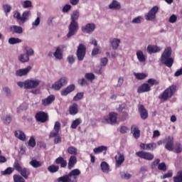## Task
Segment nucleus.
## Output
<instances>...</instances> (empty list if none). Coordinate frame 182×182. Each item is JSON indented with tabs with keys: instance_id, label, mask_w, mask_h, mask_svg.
<instances>
[{
	"instance_id": "c756f323",
	"label": "nucleus",
	"mask_w": 182,
	"mask_h": 182,
	"mask_svg": "<svg viewBox=\"0 0 182 182\" xmlns=\"http://www.w3.org/2000/svg\"><path fill=\"white\" fill-rule=\"evenodd\" d=\"M58 182H75V180H72V178L70 176L69 173L61 176L57 179Z\"/></svg>"
},
{
	"instance_id": "a18cd8bd",
	"label": "nucleus",
	"mask_w": 182,
	"mask_h": 182,
	"mask_svg": "<svg viewBox=\"0 0 182 182\" xmlns=\"http://www.w3.org/2000/svg\"><path fill=\"white\" fill-rule=\"evenodd\" d=\"M68 153L69 154L76 156L77 154V149H76L75 146H70L68 148Z\"/></svg>"
},
{
	"instance_id": "0e129e2a",
	"label": "nucleus",
	"mask_w": 182,
	"mask_h": 182,
	"mask_svg": "<svg viewBox=\"0 0 182 182\" xmlns=\"http://www.w3.org/2000/svg\"><path fill=\"white\" fill-rule=\"evenodd\" d=\"M175 151L176 153L178 154V153H181L182 151V146L181 144L180 143H176L175 145Z\"/></svg>"
},
{
	"instance_id": "5701e85b",
	"label": "nucleus",
	"mask_w": 182,
	"mask_h": 182,
	"mask_svg": "<svg viewBox=\"0 0 182 182\" xmlns=\"http://www.w3.org/2000/svg\"><path fill=\"white\" fill-rule=\"evenodd\" d=\"M10 31L12 33H17L18 35H22L23 33V28L19 26H11Z\"/></svg>"
},
{
	"instance_id": "cd10ccee",
	"label": "nucleus",
	"mask_w": 182,
	"mask_h": 182,
	"mask_svg": "<svg viewBox=\"0 0 182 182\" xmlns=\"http://www.w3.org/2000/svg\"><path fill=\"white\" fill-rule=\"evenodd\" d=\"M77 163V159H76V156H71L68 160V169L72 170L73 167H75V164Z\"/></svg>"
},
{
	"instance_id": "ddd939ff",
	"label": "nucleus",
	"mask_w": 182,
	"mask_h": 182,
	"mask_svg": "<svg viewBox=\"0 0 182 182\" xmlns=\"http://www.w3.org/2000/svg\"><path fill=\"white\" fill-rule=\"evenodd\" d=\"M36 119L40 123L48 122V114L43 112H39L36 114Z\"/></svg>"
},
{
	"instance_id": "774afa93",
	"label": "nucleus",
	"mask_w": 182,
	"mask_h": 182,
	"mask_svg": "<svg viewBox=\"0 0 182 182\" xmlns=\"http://www.w3.org/2000/svg\"><path fill=\"white\" fill-rule=\"evenodd\" d=\"M3 92L5 93L6 96L7 97H10L11 96V89H9L8 87H5L3 88Z\"/></svg>"
},
{
	"instance_id": "6ab92c4d",
	"label": "nucleus",
	"mask_w": 182,
	"mask_h": 182,
	"mask_svg": "<svg viewBox=\"0 0 182 182\" xmlns=\"http://www.w3.org/2000/svg\"><path fill=\"white\" fill-rule=\"evenodd\" d=\"M31 69L32 68L31 66H28L26 68L17 70L16 72V76H26V75H28V73H29Z\"/></svg>"
},
{
	"instance_id": "13d9d810",
	"label": "nucleus",
	"mask_w": 182,
	"mask_h": 182,
	"mask_svg": "<svg viewBox=\"0 0 182 182\" xmlns=\"http://www.w3.org/2000/svg\"><path fill=\"white\" fill-rule=\"evenodd\" d=\"M83 95H85L83 92H78L74 97L73 101L77 102V100H82L83 99Z\"/></svg>"
},
{
	"instance_id": "4468645a",
	"label": "nucleus",
	"mask_w": 182,
	"mask_h": 182,
	"mask_svg": "<svg viewBox=\"0 0 182 182\" xmlns=\"http://www.w3.org/2000/svg\"><path fill=\"white\" fill-rule=\"evenodd\" d=\"M115 166L116 167H120L123 163H124V154L118 153L115 157Z\"/></svg>"
},
{
	"instance_id": "2f4dec72",
	"label": "nucleus",
	"mask_w": 182,
	"mask_h": 182,
	"mask_svg": "<svg viewBox=\"0 0 182 182\" xmlns=\"http://www.w3.org/2000/svg\"><path fill=\"white\" fill-rule=\"evenodd\" d=\"M18 173L26 179H28L29 176H31V171L26 168H23Z\"/></svg>"
},
{
	"instance_id": "c85d7f7f",
	"label": "nucleus",
	"mask_w": 182,
	"mask_h": 182,
	"mask_svg": "<svg viewBox=\"0 0 182 182\" xmlns=\"http://www.w3.org/2000/svg\"><path fill=\"white\" fill-rule=\"evenodd\" d=\"M14 134L17 139L21 140L22 141H25V140H26V136L25 135V133L21 130L15 131Z\"/></svg>"
},
{
	"instance_id": "4c0bfd02",
	"label": "nucleus",
	"mask_w": 182,
	"mask_h": 182,
	"mask_svg": "<svg viewBox=\"0 0 182 182\" xmlns=\"http://www.w3.org/2000/svg\"><path fill=\"white\" fill-rule=\"evenodd\" d=\"M120 3H118L116 0L112 1V2L109 5V9H120Z\"/></svg>"
},
{
	"instance_id": "b1692460",
	"label": "nucleus",
	"mask_w": 182,
	"mask_h": 182,
	"mask_svg": "<svg viewBox=\"0 0 182 182\" xmlns=\"http://www.w3.org/2000/svg\"><path fill=\"white\" fill-rule=\"evenodd\" d=\"M146 50L148 53L151 55V53H157V52H160L161 50V48H159L157 46L149 45L147 46Z\"/></svg>"
},
{
	"instance_id": "37998d69",
	"label": "nucleus",
	"mask_w": 182,
	"mask_h": 182,
	"mask_svg": "<svg viewBox=\"0 0 182 182\" xmlns=\"http://www.w3.org/2000/svg\"><path fill=\"white\" fill-rule=\"evenodd\" d=\"M48 170L50 173H56L59 171V166L51 165L48 167Z\"/></svg>"
},
{
	"instance_id": "bb28decb",
	"label": "nucleus",
	"mask_w": 182,
	"mask_h": 182,
	"mask_svg": "<svg viewBox=\"0 0 182 182\" xmlns=\"http://www.w3.org/2000/svg\"><path fill=\"white\" fill-rule=\"evenodd\" d=\"M131 132L133 133L134 139H139L140 137V129L136 125H132L131 127Z\"/></svg>"
},
{
	"instance_id": "473e14b6",
	"label": "nucleus",
	"mask_w": 182,
	"mask_h": 182,
	"mask_svg": "<svg viewBox=\"0 0 182 182\" xmlns=\"http://www.w3.org/2000/svg\"><path fill=\"white\" fill-rule=\"evenodd\" d=\"M18 59L19 62L21 63H26V62H29V57L26 53H21L18 55Z\"/></svg>"
},
{
	"instance_id": "20e7f679",
	"label": "nucleus",
	"mask_w": 182,
	"mask_h": 182,
	"mask_svg": "<svg viewBox=\"0 0 182 182\" xmlns=\"http://www.w3.org/2000/svg\"><path fill=\"white\" fill-rule=\"evenodd\" d=\"M68 29L69 31L67 34V37L69 38H72V36H75L77 31H79V23H77V22L71 21L69 25Z\"/></svg>"
},
{
	"instance_id": "ea45409f",
	"label": "nucleus",
	"mask_w": 182,
	"mask_h": 182,
	"mask_svg": "<svg viewBox=\"0 0 182 182\" xmlns=\"http://www.w3.org/2000/svg\"><path fill=\"white\" fill-rule=\"evenodd\" d=\"M107 151V147L105 146H100L93 149V151L95 154H99V153H102V151Z\"/></svg>"
},
{
	"instance_id": "f704fd0d",
	"label": "nucleus",
	"mask_w": 182,
	"mask_h": 182,
	"mask_svg": "<svg viewBox=\"0 0 182 182\" xmlns=\"http://www.w3.org/2000/svg\"><path fill=\"white\" fill-rule=\"evenodd\" d=\"M24 52L28 58L29 56H33V55L35 54V51L33 50V49L28 46H24Z\"/></svg>"
},
{
	"instance_id": "79ce46f5",
	"label": "nucleus",
	"mask_w": 182,
	"mask_h": 182,
	"mask_svg": "<svg viewBox=\"0 0 182 182\" xmlns=\"http://www.w3.org/2000/svg\"><path fill=\"white\" fill-rule=\"evenodd\" d=\"M173 182H182V171H178L176 176H173Z\"/></svg>"
},
{
	"instance_id": "69168bd1",
	"label": "nucleus",
	"mask_w": 182,
	"mask_h": 182,
	"mask_svg": "<svg viewBox=\"0 0 182 182\" xmlns=\"http://www.w3.org/2000/svg\"><path fill=\"white\" fill-rule=\"evenodd\" d=\"M41 24V18L37 17L36 19L32 23L33 28H36Z\"/></svg>"
},
{
	"instance_id": "2eb2a0df",
	"label": "nucleus",
	"mask_w": 182,
	"mask_h": 182,
	"mask_svg": "<svg viewBox=\"0 0 182 182\" xmlns=\"http://www.w3.org/2000/svg\"><path fill=\"white\" fill-rule=\"evenodd\" d=\"M138 110L140 113L141 119L143 120H146L147 117H149V112H147V109L144 107V105H139L138 106Z\"/></svg>"
},
{
	"instance_id": "a878e982",
	"label": "nucleus",
	"mask_w": 182,
	"mask_h": 182,
	"mask_svg": "<svg viewBox=\"0 0 182 182\" xmlns=\"http://www.w3.org/2000/svg\"><path fill=\"white\" fill-rule=\"evenodd\" d=\"M136 55L139 62H141V63H144V62H146V55H144L143 51H141V50H138L136 51Z\"/></svg>"
},
{
	"instance_id": "9d476101",
	"label": "nucleus",
	"mask_w": 182,
	"mask_h": 182,
	"mask_svg": "<svg viewBox=\"0 0 182 182\" xmlns=\"http://www.w3.org/2000/svg\"><path fill=\"white\" fill-rule=\"evenodd\" d=\"M165 149L168 151L174 150V137L168 136L166 139Z\"/></svg>"
},
{
	"instance_id": "4d7b16f0",
	"label": "nucleus",
	"mask_w": 182,
	"mask_h": 182,
	"mask_svg": "<svg viewBox=\"0 0 182 182\" xmlns=\"http://www.w3.org/2000/svg\"><path fill=\"white\" fill-rule=\"evenodd\" d=\"M123 83H124V78L123 77H119L118 78V81L117 85H115L116 89L123 86Z\"/></svg>"
},
{
	"instance_id": "1a4fd4ad",
	"label": "nucleus",
	"mask_w": 182,
	"mask_h": 182,
	"mask_svg": "<svg viewBox=\"0 0 182 182\" xmlns=\"http://www.w3.org/2000/svg\"><path fill=\"white\" fill-rule=\"evenodd\" d=\"M136 156L140 159H144V160H147L148 161H151L154 159V155L150 152H146L140 151L136 153Z\"/></svg>"
},
{
	"instance_id": "09e8293b",
	"label": "nucleus",
	"mask_w": 182,
	"mask_h": 182,
	"mask_svg": "<svg viewBox=\"0 0 182 182\" xmlns=\"http://www.w3.org/2000/svg\"><path fill=\"white\" fill-rule=\"evenodd\" d=\"M13 179L14 182H25V179L21 175H14Z\"/></svg>"
},
{
	"instance_id": "dca6fc26",
	"label": "nucleus",
	"mask_w": 182,
	"mask_h": 182,
	"mask_svg": "<svg viewBox=\"0 0 182 182\" xmlns=\"http://www.w3.org/2000/svg\"><path fill=\"white\" fill-rule=\"evenodd\" d=\"M122 41L119 38H112L109 40V45L113 50H117Z\"/></svg>"
},
{
	"instance_id": "f3484780",
	"label": "nucleus",
	"mask_w": 182,
	"mask_h": 182,
	"mask_svg": "<svg viewBox=\"0 0 182 182\" xmlns=\"http://www.w3.org/2000/svg\"><path fill=\"white\" fill-rule=\"evenodd\" d=\"M59 130H60V122H56L54 125V130L50 133L49 137H57L59 134Z\"/></svg>"
},
{
	"instance_id": "423d86ee",
	"label": "nucleus",
	"mask_w": 182,
	"mask_h": 182,
	"mask_svg": "<svg viewBox=\"0 0 182 182\" xmlns=\"http://www.w3.org/2000/svg\"><path fill=\"white\" fill-rule=\"evenodd\" d=\"M96 29V24L94 23H88L85 26L81 27V31L83 33H87L88 35H92Z\"/></svg>"
},
{
	"instance_id": "72a5a7b5",
	"label": "nucleus",
	"mask_w": 182,
	"mask_h": 182,
	"mask_svg": "<svg viewBox=\"0 0 182 182\" xmlns=\"http://www.w3.org/2000/svg\"><path fill=\"white\" fill-rule=\"evenodd\" d=\"M80 16V13L77 10H75L73 11V14H71V22H77V19H79V17Z\"/></svg>"
},
{
	"instance_id": "c03bdc74",
	"label": "nucleus",
	"mask_w": 182,
	"mask_h": 182,
	"mask_svg": "<svg viewBox=\"0 0 182 182\" xmlns=\"http://www.w3.org/2000/svg\"><path fill=\"white\" fill-rule=\"evenodd\" d=\"M14 18L16 19L18 25H22V23H21V21L22 19V16H21V13H19L18 11L14 12Z\"/></svg>"
},
{
	"instance_id": "a211bd4d",
	"label": "nucleus",
	"mask_w": 182,
	"mask_h": 182,
	"mask_svg": "<svg viewBox=\"0 0 182 182\" xmlns=\"http://www.w3.org/2000/svg\"><path fill=\"white\" fill-rule=\"evenodd\" d=\"M140 147L143 150H151V151H153L154 149H157V144L154 142L151 144H141Z\"/></svg>"
},
{
	"instance_id": "052dcab7",
	"label": "nucleus",
	"mask_w": 182,
	"mask_h": 182,
	"mask_svg": "<svg viewBox=\"0 0 182 182\" xmlns=\"http://www.w3.org/2000/svg\"><path fill=\"white\" fill-rule=\"evenodd\" d=\"M3 9L4 12L8 14L9 12H11V10L12 9V7H11V5L9 4H4L3 5Z\"/></svg>"
},
{
	"instance_id": "6e6552de",
	"label": "nucleus",
	"mask_w": 182,
	"mask_h": 182,
	"mask_svg": "<svg viewBox=\"0 0 182 182\" xmlns=\"http://www.w3.org/2000/svg\"><path fill=\"white\" fill-rule=\"evenodd\" d=\"M86 56V46L83 44H80L77 50V58L78 60L82 61Z\"/></svg>"
},
{
	"instance_id": "4be33fe9",
	"label": "nucleus",
	"mask_w": 182,
	"mask_h": 182,
	"mask_svg": "<svg viewBox=\"0 0 182 182\" xmlns=\"http://www.w3.org/2000/svg\"><path fill=\"white\" fill-rule=\"evenodd\" d=\"M151 90V87L147 83H144L138 87V93H144L146 92H150Z\"/></svg>"
},
{
	"instance_id": "39448f33",
	"label": "nucleus",
	"mask_w": 182,
	"mask_h": 182,
	"mask_svg": "<svg viewBox=\"0 0 182 182\" xmlns=\"http://www.w3.org/2000/svg\"><path fill=\"white\" fill-rule=\"evenodd\" d=\"M157 12H159V6H154L146 14H145V19L146 21H154Z\"/></svg>"
},
{
	"instance_id": "9b49d317",
	"label": "nucleus",
	"mask_w": 182,
	"mask_h": 182,
	"mask_svg": "<svg viewBox=\"0 0 182 182\" xmlns=\"http://www.w3.org/2000/svg\"><path fill=\"white\" fill-rule=\"evenodd\" d=\"M41 81L38 80H26V89H35L39 86Z\"/></svg>"
},
{
	"instance_id": "bf43d9fd",
	"label": "nucleus",
	"mask_w": 182,
	"mask_h": 182,
	"mask_svg": "<svg viewBox=\"0 0 182 182\" xmlns=\"http://www.w3.org/2000/svg\"><path fill=\"white\" fill-rule=\"evenodd\" d=\"M159 164H160V159H156L151 163V168H152V170L157 168V166H159Z\"/></svg>"
},
{
	"instance_id": "680f3d73",
	"label": "nucleus",
	"mask_w": 182,
	"mask_h": 182,
	"mask_svg": "<svg viewBox=\"0 0 182 182\" xmlns=\"http://www.w3.org/2000/svg\"><path fill=\"white\" fill-rule=\"evenodd\" d=\"M12 122V117L11 115L7 114L4 119V124H9Z\"/></svg>"
},
{
	"instance_id": "3c124183",
	"label": "nucleus",
	"mask_w": 182,
	"mask_h": 182,
	"mask_svg": "<svg viewBox=\"0 0 182 182\" xmlns=\"http://www.w3.org/2000/svg\"><path fill=\"white\" fill-rule=\"evenodd\" d=\"M22 6L24 9L28 8H32V1L29 0H26L22 3Z\"/></svg>"
},
{
	"instance_id": "7ed1b4c3",
	"label": "nucleus",
	"mask_w": 182,
	"mask_h": 182,
	"mask_svg": "<svg viewBox=\"0 0 182 182\" xmlns=\"http://www.w3.org/2000/svg\"><path fill=\"white\" fill-rule=\"evenodd\" d=\"M66 85H68V77H62L52 85L51 88L55 92H59Z\"/></svg>"
},
{
	"instance_id": "de8ad7c7",
	"label": "nucleus",
	"mask_w": 182,
	"mask_h": 182,
	"mask_svg": "<svg viewBox=\"0 0 182 182\" xmlns=\"http://www.w3.org/2000/svg\"><path fill=\"white\" fill-rule=\"evenodd\" d=\"M13 168L16 170L18 173L21 171V170L23 168L22 166H21V164H19V161L18 160H16L14 163L13 165Z\"/></svg>"
},
{
	"instance_id": "f257e3e1",
	"label": "nucleus",
	"mask_w": 182,
	"mask_h": 182,
	"mask_svg": "<svg viewBox=\"0 0 182 182\" xmlns=\"http://www.w3.org/2000/svg\"><path fill=\"white\" fill-rule=\"evenodd\" d=\"M161 62L163 65H166L167 68H171L174 60L171 58V48L168 47L164 51L161 57Z\"/></svg>"
},
{
	"instance_id": "49530a36",
	"label": "nucleus",
	"mask_w": 182,
	"mask_h": 182,
	"mask_svg": "<svg viewBox=\"0 0 182 182\" xmlns=\"http://www.w3.org/2000/svg\"><path fill=\"white\" fill-rule=\"evenodd\" d=\"M21 42H22V40H21L19 38H10L9 39V43L10 45H15L16 43H21Z\"/></svg>"
},
{
	"instance_id": "7c9ffc66",
	"label": "nucleus",
	"mask_w": 182,
	"mask_h": 182,
	"mask_svg": "<svg viewBox=\"0 0 182 182\" xmlns=\"http://www.w3.org/2000/svg\"><path fill=\"white\" fill-rule=\"evenodd\" d=\"M31 15V11H26L23 13L21 16V25H23L28 19H29V16Z\"/></svg>"
},
{
	"instance_id": "8fccbe9b",
	"label": "nucleus",
	"mask_w": 182,
	"mask_h": 182,
	"mask_svg": "<svg viewBox=\"0 0 182 182\" xmlns=\"http://www.w3.org/2000/svg\"><path fill=\"white\" fill-rule=\"evenodd\" d=\"M14 168L9 167L5 171L1 172V176H6V174H12L14 173Z\"/></svg>"
},
{
	"instance_id": "412c9836",
	"label": "nucleus",
	"mask_w": 182,
	"mask_h": 182,
	"mask_svg": "<svg viewBox=\"0 0 182 182\" xmlns=\"http://www.w3.org/2000/svg\"><path fill=\"white\" fill-rule=\"evenodd\" d=\"M53 100H55V95H49L48 97H47V98L43 99L41 100V105L45 107L49 106V105L52 104V102H53Z\"/></svg>"
},
{
	"instance_id": "aec40b11",
	"label": "nucleus",
	"mask_w": 182,
	"mask_h": 182,
	"mask_svg": "<svg viewBox=\"0 0 182 182\" xmlns=\"http://www.w3.org/2000/svg\"><path fill=\"white\" fill-rule=\"evenodd\" d=\"M75 89L76 86H75L73 84H71L61 91V96H68L69 93H72V92H73Z\"/></svg>"
},
{
	"instance_id": "a19ab883",
	"label": "nucleus",
	"mask_w": 182,
	"mask_h": 182,
	"mask_svg": "<svg viewBox=\"0 0 182 182\" xmlns=\"http://www.w3.org/2000/svg\"><path fill=\"white\" fill-rule=\"evenodd\" d=\"M82 124V119L81 118H77L71 124V129H77V126Z\"/></svg>"
},
{
	"instance_id": "f8f14e48",
	"label": "nucleus",
	"mask_w": 182,
	"mask_h": 182,
	"mask_svg": "<svg viewBox=\"0 0 182 182\" xmlns=\"http://www.w3.org/2000/svg\"><path fill=\"white\" fill-rule=\"evenodd\" d=\"M105 123H109V124H114L117 122V114L114 112H111L109 114V117H106L104 119Z\"/></svg>"
},
{
	"instance_id": "58836bf2",
	"label": "nucleus",
	"mask_w": 182,
	"mask_h": 182,
	"mask_svg": "<svg viewBox=\"0 0 182 182\" xmlns=\"http://www.w3.org/2000/svg\"><path fill=\"white\" fill-rule=\"evenodd\" d=\"M100 166L103 173H109L110 171L109 164L106 161L102 162Z\"/></svg>"
},
{
	"instance_id": "603ef678",
	"label": "nucleus",
	"mask_w": 182,
	"mask_h": 182,
	"mask_svg": "<svg viewBox=\"0 0 182 182\" xmlns=\"http://www.w3.org/2000/svg\"><path fill=\"white\" fill-rule=\"evenodd\" d=\"M144 21V18L141 16H139L138 17L134 18L132 21V23H141Z\"/></svg>"
},
{
	"instance_id": "338daca9",
	"label": "nucleus",
	"mask_w": 182,
	"mask_h": 182,
	"mask_svg": "<svg viewBox=\"0 0 182 182\" xmlns=\"http://www.w3.org/2000/svg\"><path fill=\"white\" fill-rule=\"evenodd\" d=\"M147 83L151 85V86H154V85H159V81L154 80V78H151L147 80Z\"/></svg>"
},
{
	"instance_id": "6e6d98bb",
	"label": "nucleus",
	"mask_w": 182,
	"mask_h": 182,
	"mask_svg": "<svg viewBox=\"0 0 182 182\" xmlns=\"http://www.w3.org/2000/svg\"><path fill=\"white\" fill-rule=\"evenodd\" d=\"M158 170H160L161 171H167V166L166 165V163L162 162L159 164Z\"/></svg>"
},
{
	"instance_id": "e2e57ef3",
	"label": "nucleus",
	"mask_w": 182,
	"mask_h": 182,
	"mask_svg": "<svg viewBox=\"0 0 182 182\" xmlns=\"http://www.w3.org/2000/svg\"><path fill=\"white\" fill-rule=\"evenodd\" d=\"M170 177H173V171H168L167 173H165L164 176H161V180H164L166 178H170Z\"/></svg>"
},
{
	"instance_id": "f03ea898",
	"label": "nucleus",
	"mask_w": 182,
	"mask_h": 182,
	"mask_svg": "<svg viewBox=\"0 0 182 182\" xmlns=\"http://www.w3.org/2000/svg\"><path fill=\"white\" fill-rule=\"evenodd\" d=\"M176 90H177V87L176 85H171L163 92L161 96H159V99H161V100H164V102L168 100V99L176 93Z\"/></svg>"
},
{
	"instance_id": "0eeeda50",
	"label": "nucleus",
	"mask_w": 182,
	"mask_h": 182,
	"mask_svg": "<svg viewBox=\"0 0 182 182\" xmlns=\"http://www.w3.org/2000/svg\"><path fill=\"white\" fill-rule=\"evenodd\" d=\"M66 48L65 45L59 46L55 48V51L53 53V56L58 60L63 59V49Z\"/></svg>"
},
{
	"instance_id": "5fc2aeb1",
	"label": "nucleus",
	"mask_w": 182,
	"mask_h": 182,
	"mask_svg": "<svg viewBox=\"0 0 182 182\" xmlns=\"http://www.w3.org/2000/svg\"><path fill=\"white\" fill-rule=\"evenodd\" d=\"M26 109H28V105L23 103L17 108V113H21L22 111L26 110Z\"/></svg>"
},
{
	"instance_id": "e433bc0d",
	"label": "nucleus",
	"mask_w": 182,
	"mask_h": 182,
	"mask_svg": "<svg viewBox=\"0 0 182 182\" xmlns=\"http://www.w3.org/2000/svg\"><path fill=\"white\" fill-rule=\"evenodd\" d=\"M134 75L135 76L136 79H138V80H143V79H146V77L148 76V75L144 73H134Z\"/></svg>"
},
{
	"instance_id": "393cba45",
	"label": "nucleus",
	"mask_w": 182,
	"mask_h": 182,
	"mask_svg": "<svg viewBox=\"0 0 182 182\" xmlns=\"http://www.w3.org/2000/svg\"><path fill=\"white\" fill-rule=\"evenodd\" d=\"M79 112V106L77 104L74 103L73 105L70 106L69 107V112L70 114L75 116V114H77Z\"/></svg>"
},
{
	"instance_id": "864d4df0",
	"label": "nucleus",
	"mask_w": 182,
	"mask_h": 182,
	"mask_svg": "<svg viewBox=\"0 0 182 182\" xmlns=\"http://www.w3.org/2000/svg\"><path fill=\"white\" fill-rule=\"evenodd\" d=\"M28 144L30 147H35L36 146V141L35 140V137L33 136H31L30 139L28 140Z\"/></svg>"
},
{
	"instance_id": "c9c22d12",
	"label": "nucleus",
	"mask_w": 182,
	"mask_h": 182,
	"mask_svg": "<svg viewBox=\"0 0 182 182\" xmlns=\"http://www.w3.org/2000/svg\"><path fill=\"white\" fill-rule=\"evenodd\" d=\"M29 164L34 168H38V167H41L43 163L36 159H33L29 162Z\"/></svg>"
}]
</instances>
